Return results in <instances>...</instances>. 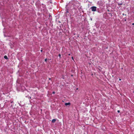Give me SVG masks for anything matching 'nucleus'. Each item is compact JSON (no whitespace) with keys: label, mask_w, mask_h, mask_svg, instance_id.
Instances as JSON below:
<instances>
[{"label":"nucleus","mask_w":134,"mask_h":134,"mask_svg":"<svg viewBox=\"0 0 134 134\" xmlns=\"http://www.w3.org/2000/svg\"><path fill=\"white\" fill-rule=\"evenodd\" d=\"M76 89L77 90L78 89V88H77Z\"/></svg>","instance_id":"14"},{"label":"nucleus","mask_w":134,"mask_h":134,"mask_svg":"<svg viewBox=\"0 0 134 134\" xmlns=\"http://www.w3.org/2000/svg\"><path fill=\"white\" fill-rule=\"evenodd\" d=\"M56 120L55 119H53L52 120V122L53 123H54L55 122Z\"/></svg>","instance_id":"3"},{"label":"nucleus","mask_w":134,"mask_h":134,"mask_svg":"<svg viewBox=\"0 0 134 134\" xmlns=\"http://www.w3.org/2000/svg\"><path fill=\"white\" fill-rule=\"evenodd\" d=\"M121 79H119V81H121Z\"/></svg>","instance_id":"13"},{"label":"nucleus","mask_w":134,"mask_h":134,"mask_svg":"<svg viewBox=\"0 0 134 134\" xmlns=\"http://www.w3.org/2000/svg\"><path fill=\"white\" fill-rule=\"evenodd\" d=\"M120 4V5H122V3H121Z\"/></svg>","instance_id":"10"},{"label":"nucleus","mask_w":134,"mask_h":134,"mask_svg":"<svg viewBox=\"0 0 134 134\" xmlns=\"http://www.w3.org/2000/svg\"><path fill=\"white\" fill-rule=\"evenodd\" d=\"M68 55H70V54H68Z\"/></svg>","instance_id":"12"},{"label":"nucleus","mask_w":134,"mask_h":134,"mask_svg":"<svg viewBox=\"0 0 134 134\" xmlns=\"http://www.w3.org/2000/svg\"><path fill=\"white\" fill-rule=\"evenodd\" d=\"M4 58L5 59H8L7 57V56L6 55L4 56Z\"/></svg>","instance_id":"4"},{"label":"nucleus","mask_w":134,"mask_h":134,"mask_svg":"<svg viewBox=\"0 0 134 134\" xmlns=\"http://www.w3.org/2000/svg\"><path fill=\"white\" fill-rule=\"evenodd\" d=\"M53 94H54L55 93V92H53Z\"/></svg>","instance_id":"11"},{"label":"nucleus","mask_w":134,"mask_h":134,"mask_svg":"<svg viewBox=\"0 0 134 134\" xmlns=\"http://www.w3.org/2000/svg\"><path fill=\"white\" fill-rule=\"evenodd\" d=\"M47 59H45V61L46 62V61H47Z\"/></svg>","instance_id":"6"},{"label":"nucleus","mask_w":134,"mask_h":134,"mask_svg":"<svg viewBox=\"0 0 134 134\" xmlns=\"http://www.w3.org/2000/svg\"><path fill=\"white\" fill-rule=\"evenodd\" d=\"M71 58H72V59L73 60H74V58H73V57H72Z\"/></svg>","instance_id":"7"},{"label":"nucleus","mask_w":134,"mask_h":134,"mask_svg":"<svg viewBox=\"0 0 134 134\" xmlns=\"http://www.w3.org/2000/svg\"><path fill=\"white\" fill-rule=\"evenodd\" d=\"M126 19H125V21H126Z\"/></svg>","instance_id":"15"},{"label":"nucleus","mask_w":134,"mask_h":134,"mask_svg":"<svg viewBox=\"0 0 134 134\" xmlns=\"http://www.w3.org/2000/svg\"><path fill=\"white\" fill-rule=\"evenodd\" d=\"M118 113H119V112H120V111H119V110H118Z\"/></svg>","instance_id":"8"},{"label":"nucleus","mask_w":134,"mask_h":134,"mask_svg":"<svg viewBox=\"0 0 134 134\" xmlns=\"http://www.w3.org/2000/svg\"><path fill=\"white\" fill-rule=\"evenodd\" d=\"M41 52H42V50H41Z\"/></svg>","instance_id":"16"},{"label":"nucleus","mask_w":134,"mask_h":134,"mask_svg":"<svg viewBox=\"0 0 134 134\" xmlns=\"http://www.w3.org/2000/svg\"><path fill=\"white\" fill-rule=\"evenodd\" d=\"M70 103H66L65 104V105H66V106L68 105H70Z\"/></svg>","instance_id":"2"},{"label":"nucleus","mask_w":134,"mask_h":134,"mask_svg":"<svg viewBox=\"0 0 134 134\" xmlns=\"http://www.w3.org/2000/svg\"><path fill=\"white\" fill-rule=\"evenodd\" d=\"M97 7L95 6H93L91 7V8L92 11H96L97 10Z\"/></svg>","instance_id":"1"},{"label":"nucleus","mask_w":134,"mask_h":134,"mask_svg":"<svg viewBox=\"0 0 134 134\" xmlns=\"http://www.w3.org/2000/svg\"><path fill=\"white\" fill-rule=\"evenodd\" d=\"M59 57L60 58V57H61V54H59Z\"/></svg>","instance_id":"5"},{"label":"nucleus","mask_w":134,"mask_h":134,"mask_svg":"<svg viewBox=\"0 0 134 134\" xmlns=\"http://www.w3.org/2000/svg\"><path fill=\"white\" fill-rule=\"evenodd\" d=\"M132 25H134V23H133L132 24Z\"/></svg>","instance_id":"9"}]
</instances>
